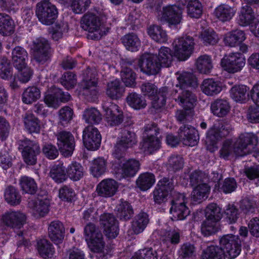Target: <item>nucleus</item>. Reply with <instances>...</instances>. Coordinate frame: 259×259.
I'll return each instance as SVG.
<instances>
[{
  "instance_id": "338daca9",
  "label": "nucleus",
  "mask_w": 259,
  "mask_h": 259,
  "mask_svg": "<svg viewBox=\"0 0 259 259\" xmlns=\"http://www.w3.org/2000/svg\"><path fill=\"white\" fill-rule=\"evenodd\" d=\"M60 82L66 89H72L76 84V75L71 72H65L60 78Z\"/></svg>"
},
{
  "instance_id": "5fc2aeb1",
  "label": "nucleus",
  "mask_w": 259,
  "mask_h": 259,
  "mask_svg": "<svg viewBox=\"0 0 259 259\" xmlns=\"http://www.w3.org/2000/svg\"><path fill=\"white\" fill-rule=\"evenodd\" d=\"M180 88H185L186 87H196L197 85V79L195 76L190 72H183L178 77Z\"/></svg>"
},
{
  "instance_id": "c9c22d12",
  "label": "nucleus",
  "mask_w": 259,
  "mask_h": 259,
  "mask_svg": "<svg viewBox=\"0 0 259 259\" xmlns=\"http://www.w3.org/2000/svg\"><path fill=\"white\" fill-rule=\"evenodd\" d=\"M195 66L200 73H209L213 67L211 57L207 55H201L196 59Z\"/></svg>"
},
{
  "instance_id": "774afa93",
  "label": "nucleus",
  "mask_w": 259,
  "mask_h": 259,
  "mask_svg": "<svg viewBox=\"0 0 259 259\" xmlns=\"http://www.w3.org/2000/svg\"><path fill=\"white\" fill-rule=\"evenodd\" d=\"M134 255L138 259H158L157 251L151 247L140 249Z\"/></svg>"
},
{
  "instance_id": "f03ea898",
  "label": "nucleus",
  "mask_w": 259,
  "mask_h": 259,
  "mask_svg": "<svg viewBox=\"0 0 259 259\" xmlns=\"http://www.w3.org/2000/svg\"><path fill=\"white\" fill-rule=\"evenodd\" d=\"M84 235L91 250L99 253L97 256L99 259H106V255L103 253L105 243L103 235L99 229L94 224L89 223L84 228Z\"/></svg>"
},
{
  "instance_id": "dca6fc26",
  "label": "nucleus",
  "mask_w": 259,
  "mask_h": 259,
  "mask_svg": "<svg viewBox=\"0 0 259 259\" xmlns=\"http://www.w3.org/2000/svg\"><path fill=\"white\" fill-rule=\"evenodd\" d=\"M159 19L170 25H177L182 20V10L176 5L168 6L163 8Z\"/></svg>"
},
{
  "instance_id": "c756f323",
  "label": "nucleus",
  "mask_w": 259,
  "mask_h": 259,
  "mask_svg": "<svg viewBox=\"0 0 259 259\" xmlns=\"http://www.w3.org/2000/svg\"><path fill=\"white\" fill-rule=\"evenodd\" d=\"M246 39L244 32L236 29L228 33L224 38V42L226 46L235 47L242 43Z\"/></svg>"
},
{
  "instance_id": "393cba45",
  "label": "nucleus",
  "mask_w": 259,
  "mask_h": 259,
  "mask_svg": "<svg viewBox=\"0 0 259 259\" xmlns=\"http://www.w3.org/2000/svg\"><path fill=\"white\" fill-rule=\"evenodd\" d=\"M118 188L117 182L113 179H105L98 185L96 191L99 196L111 197L114 195Z\"/></svg>"
},
{
  "instance_id": "f257e3e1",
  "label": "nucleus",
  "mask_w": 259,
  "mask_h": 259,
  "mask_svg": "<svg viewBox=\"0 0 259 259\" xmlns=\"http://www.w3.org/2000/svg\"><path fill=\"white\" fill-rule=\"evenodd\" d=\"M257 142V137L254 134H242L233 144L229 140L224 142L220 151L221 157L226 159L233 153L236 156H244L251 152Z\"/></svg>"
},
{
  "instance_id": "680f3d73",
  "label": "nucleus",
  "mask_w": 259,
  "mask_h": 259,
  "mask_svg": "<svg viewBox=\"0 0 259 259\" xmlns=\"http://www.w3.org/2000/svg\"><path fill=\"white\" fill-rule=\"evenodd\" d=\"M205 211L206 218L211 220L219 221L222 217L221 209L216 203H212L208 204Z\"/></svg>"
},
{
  "instance_id": "e433bc0d",
  "label": "nucleus",
  "mask_w": 259,
  "mask_h": 259,
  "mask_svg": "<svg viewBox=\"0 0 259 259\" xmlns=\"http://www.w3.org/2000/svg\"><path fill=\"white\" fill-rule=\"evenodd\" d=\"M124 92V88L121 85L118 80L109 82L107 86L106 95L112 99L121 98Z\"/></svg>"
},
{
  "instance_id": "a878e982",
  "label": "nucleus",
  "mask_w": 259,
  "mask_h": 259,
  "mask_svg": "<svg viewBox=\"0 0 259 259\" xmlns=\"http://www.w3.org/2000/svg\"><path fill=\"white\" fill-rule=\"evenodd\" d=\"M201 89L205 95L213 96L218 95L222 91L223 84L218 80L207 78L202 81Z\"/></svg>"
},
{
  "instance_id": "473e14b6",
  "label": "nucleus",
  "mask_w": 259,
  "mask_h": 259,
  "mask_svg": "<svg viewBox=\"0 0 259 259\" xmlns=\"http://www.w3.org/2000/svg\"><path fill=\"white\" fill-rule=\"evenodd\" d=\"M15 24L10 16L5 13H0V34L8 36L14 31Z\"/></svg>"
},
{
  "instance_id": "9d476101",
  "label": "nucleus",
  "mask_w": 259,
  "mask_h": 259,
  "mask_svg": "<svg viewBox=\"0 0 259 259\" xmlns=\"http://www.w3.org/2000/svg\"><path fill=\"white\" fill-rule=\"evenodd\" d=\"M139 65L141 71L148 75L156 74L162 66L157 56L152 54H144L139 60Z\"/></svg>"
},
{
  "instance_id": "49530a36",
  "label": "nucleus",
  "mask_w": 259,
  "mask_h": 259,
  "mask_svg": "<svg viewBox=\"0 0 259 259\" xmlns=\"http://www.w3.org/2000/svg\"><path fill=\"white\" fill-rule=\"evenodd\" d=\"M155 179L153 174L145 172L141 174L136 181L138 188L142 191L149 189L155 183Z\"/></svg>"
},
{
  "instance_id": "a211bd4d",
  "label": "nucleus",
  "mask_w": 259,
  "mask_h": 259,
  "mask_svg": "<svg viewBox=\"0 0 259 259\" xmlns=\"http://www.w3.org/2000/svg\"><path fill=\"white\" fill-rule=\"evenodd\" d=\"M101 224L104 227L105 235L108 238H115L118 234V227L114 216L110 213H104L100 217Z\"/></svg>"
},
{
  "instance_id": "58836bf2",
  "label": "nucleus",
  "mask_w": 259,
  "mask_h": 259,
  "mask_svg": "<svg viewBox=\"0 0 259 259\" xmlns=\"http://www.w3.org/2000/svg\"><path fill=\"white\" fill-rule=\"evenodd\" d=\"M66 175L71 180L77 181L81 179L84 175L82 165L76 162H72L66 168Z\"/></svg>"
},
{
  "instance_id": "864d4df0",
  "label": "nucleus",
  "mask_w": 259,
  "mask_h": 259,
  "mask_svg": "<svg viewBox=\"0 0 259 259\" xmlns=\"http://www.w3.org/2000/svg\"><path fill=\"white\" fill-rule=\"evenodd\" d=\"M40 97V92L36 87H29L25 89L22 94V101L25 104H31Z\"/></svg>"
},
{
  "instance_id": "09e8293b",
  "label": "nucleus",
  "mask_w": 259,
  "mask_h": 259,
  "mask_svg": "<svg viewBox=\"0 0 259 259\" xmlns=\"http://www.w3.org/2000/svg\"><path fill=\"white\" fill-rule=\"evenodd\" d=\"M149 223V219L146 213L141 212L137 215L132 224V229L135 234L143 231Z\"/></svg>"
},
{
  "instance_id": "1a4fd4ad",
  "label": "nucleus",
  "mask_w": 259,
  "mask_h": 259,
  "mask_svg": "<svg viewBox=\"0 0 259 259\" xmlns=\"http://www.w3.org/2000/svg\"><path fill=\"white\" fill-rule=\"evenodd\" d=\"M221 63L224 70L234 73L242 69L245 65V59L240 53H233L225 56L222 59Z\"/></svg>"
},
{
  "instance_id": "f704fd0d",
  "label": "nucleus",
  "mask_w": 259,
  "mask_h": 259,
  "mask_svg": "<svg viewBox=\"0 0 259 259\" xmlns=\"http://www.w3.org/2000/svg\"><path fill=\"white\" fill-rule=\"evenodd\" d=\"M185 5L188 2L187 10L188 15L191 18H198L202 13V6L198 0H179Z\"/></svg>"
},
{
  "instance_id": "2eb2a0df",
  "label": "nucleus",
  "mask_w": 259,
  "mask_h": 259,
  "mask_svg": "<svg viewBox=\"0 0 259 259\" xmlns=\"http://www.w3.org/2000/svg\"><path fill=\"white\" fill-rule=\"evenodd\" d=\"M70 99L68 93H64L60 89L53 87L46 95L44 101L49 107L57 108L61 102H67Z\"/></svg>"
},
{
  "instance_id": "603ef678",
  "label": "nucleus",
  "mask_w": 259,
  "mask_h": 259,
  "mask_svg": "<svg viewBox=\"0 0 259 259\" xmlns=\"http://www.w3.org/2000/svg\"><path fill=\"white\" fill-rule=\"evenodd\" d=\"M122 42L126 48L132 52L137 51L141 42L138 36L134 33H129L122 38Z\"/></svg>"
},
{
  "instance_id": "cd10ccee",
  "label": "nucleus",
  "mask_w": 259,
  "mask_h": 259,
  "mask_svg": "<svg viewBox=\"0 0 259 259\" xmlns=\"http://www.w3.org/2000/svg\"><path fill=\"white\" fill-rule=\"evenodd\" d=\"M236 12V10L234 8L227 5H221L215 8L214 15L220 21L226 22L230 21Z\"/></svg>"
},
{
  "instance_id": "a18cd8bd",
  "label": "nucleus",
  "mask_w": 259,
  "mask_h": 259,
  "mask_svg": "<svg viewBox=\"0 0 259 259\" xmlns=\"http://www.w3.org/2000/svg\"><path fill=\"white\" fill-rule=\"evenodd\" d=\"M4 197L6 201L13 206L19 204L21 200L19 191L13 186H9L6 189Z\"/></svg>"
},
{
  "instance_id": "6e6552de",
  "label": "nucleus",
  "mask_w": 259,
  "mask_h": 259,
  "mask_svg": "<svg viewBox=\"0 0 259 259\" xmlns=\"http://www.w3.org/2000/svg\"><path fill=\"white\" fill-rule=\"evenodd\" d=\"M159 129L154 124H148L145 127V136L142 148L150 154L157 150L160 147V141L157 137Z\"/></svg>"
},
{
  "instance_id": "ddd939ff",
  "label": "nucleus",
  "mask_w": 259,
  "mask_h": 259,
  "mask_svg": "<svg viewBox=\"0 0 259 259\" xmlns=\"http://www.w3.org/2000/svg\"><path fill=\"white\" fill-rule=\"evenodd\" d=\"M83 141L84 146L88 149L95 150L100 146L101 136L96 127L90 125L83 130Z\"/></svg>"
},
{
  "instance_id": "7ed1b4c3",
  "label": "nucleus",
  "mask_w": 259,
  "mask_h": 259,
  "mask_svg": "<svg viewBox=\"0 0 259 259\" xmlns=\"http://www.w3.org/2000/svg\"><path fill=\"white\" fill-rule=\"evenodd\" d=\"M93 13H88L84 15L81 20V26L83 29L89 32L88 38L98 40L105 34L102 17Z\"/></svg>"
},
{
  "instance_id": "4468645a",
  "label": "nucleus",
  "mask_w": 259,
  "mask_h": 259,
  "mask_svg": "<svg viewBox=\"0 0 259 259\" xmlns=\"http://www.w3.org/2000/svg\"><path fill=\"white\" fill-rule=\"evenodd\" d=\"M31 48L37 62L43 63L49 58L50 46L47 39L44 38L36 39L33 40Z\"/></svg>"
},
{
  "instance_id": "69168bd1",
  "label": "nucleus",
  "mask_w": 259,
  "mask_h": 259,
  "mask_svg": "<svg viewBox=\"0 0 259 259\" xmlns=\"http://www.w3.org/2000/svg\"><path fill=\"white\" fill-rule=\"evenodd\" d=\"M122 81L126 87H133L135 85L136 74L131 69L124 67L121 71Z\"/></svg>"
},
{
  "instance_id": "8fccbe9b",
  "label": "nucleus",
  "mask_w": 259,
  "mask_h": 259,
  "mask_svg": "<svg viewBox=\"0 0 259 259\" xmlns=\"http://www.w3.org/2000/svg\"><path fill=\"white\" fill-rule=\"evenodd\" d=\"M196 248L195 245L190 242H185L180 246L178 255L180 259H188L195 256Z\"/></svg>"
},
{
  "instance_id": "4be33fe9",
  "label": "nucleus",
  "mask_w": 259,
  "mask_h": 259,
  "mask_svg": "<svg viewBox=\"0 0 259 259\" xmlns=\"http://www.w3.org/2000/svg\"><path fill=\"white\" fill-rule=\"evenodd\" d=\"M180 93L175 100L185 110H190L196 105L197 97L195 94L187 90L179 89Z\"/></svg>"
},
{
  "instance_id": "e2e57ef3",
  "label": "nucleus",
  "mask_w": 259,
  "mask_h": 259,
  "mask_svg": "<svg viewBox=\"0 0 259 259\" xmlns=\"http://www.w3.org/2000/svg\"><path fill=\"white\" fill-rule=\"evenodd\" d=\"M170 211L173 220H183L190 213V210L186 205L171 206Z\"/></svg>"
},
{
  "instance_id": "2f4dec72",
  "label": "nucleus",
  "mask_w": 259,
  "mask_h": 259,
  "mask_svg": "<svg viewBox=\"0 0 259 259\" xmlns=\"http://www.w3.org/2000/svg\"><path fill=\"white\" fill-rule=\"evenodd\" d=\"M212 113L218 117H223L229 113L230 107L229 103L225 100L217 99L211 104Z\"/></svg>"
},
{
  "instance_id": "de8ad7c7",
  "label": "nucleus",
  "mask_w": 259,
  "mask_h": 259,
  "mask_svg": "<svg viewBox=\"0 0 259 259\" xmlns=\"http://www.w3.org/2000/svg\"><path fill=\"white\" fill-rule=\"evenodd\" d=\"M19 184L23 192L33 194L37 191V184L32 178L27 176L22 177L19 180Z\"/></svg>"
},
{
  "instance_id": "aec40b11",
  "label": "nucleus",
  "mask_w": 259,
  "mask_h": 259,
  "mask_svg": "<svg viewBox=\"0 0 259 259\" xmlns=\"http://www.w3.org/2000/svg\"><path fill=\"white\" fill-rule=\"evenodd\" d=\"M119 164L120 168L118 169V173L123 178L134 177L139 170L140 165L139 161L134 159H123L120 161Z\"/></svg>"
},
{
  "instance_id": "f3484780",
  "label": "nucleus",
  "mask_w": 259,
  "mask_h": 259,
  "mask_svg": "<svg viewBox=\"0 0 259 259\" xmlns=\"http://www.w3.org/2000/svg\"><path fill=\"white\" fill-rule=\"evenodd\" d=\"M105 112V120L108 125L116 126L121 123L123 121V114L119 109L118 106L114 103H105L103 105Z\"/></svg>"
},
{
  "instance_id": "052dcab7",
  "label": "nucleus",
  "mask_w": 259,
  "mask_h": 259,
  "mask_svg": "<svg viewBox=\"0 0 259 259\" xmlns=\"http://www.w3.org/2000/svg\"><path fill=\"white\" fill-rule=\"evenodd\" d=\"M248 89L245 85H235L230 90L231 97L236 102H244L246 99Z\"/></svg>"
},
{
  "instance_id": "4d7b16f0",
  "label": "nucleus",
  "mask_w": 259,
  "mask_h": 259,
  "mask_svg": "<svg viewBox=\"0 0 259 259\" xmlns=\"http://www.w3.org/2000/svg\"><path fill=\"white\" fill-rule=\"evenodd\" d=\"M121 139L119 141L127 147L131 148L137 143V139L135 133L129 129V127L121 130Z\"/></svg>"
},
{
  "instance_id": "13d9d810",
  "label": "nucleus",
  "mask_w": 259,
  "mask_h": 259,
  "mask_svg": "<svg viewBox=\"0 0 259 259\" xmlns=\"http://www.w3.org/2000/svg\"><path fill=\"white\" fill-rule=\"evenodd\" d=\"M157 60L161 64V65L163 67H169L172 60V55L171 50L167 47H162L158 52V55Z\"/></svg>"
},
{
  "instance_id": "423d86ee",
  "label": "nucleus",
  "mask_w": 259,
  "mask_h": 259,
  "mask_svg": "<svg viewBox=\"0 0 259 259\" xmlns=\"http://www.w3.org/2000/svg\"><path fill=\"white\" fill-rule=\"evenodd\" d=\"M172 46L174 56L180 61H185L193 52L194 39L192 37L186 35L175 39Z\"/></svg>"
},
{
  "instance_id": "6ab92c4d",
  "label": "nucleus",
  "mask_w": 259,
  "mask_h": 259,
  "mask_svg": "<svg viewBox=\"0 0 259 259\" xmlns=\"http://www.w3.org/2000/svg\"><path fill=\"white\" fill-rule=\"evenodd\" d=\"M179 135L183 144L186 146H194L199 140L198 131L190 125H184L181 126L179 130Z\"/></svg>"
},
{
  "instance_id": "5701e85b",
  "label": "nucleus",
  "mask_w": 259,
  "mask_h": 259,
  "mask_svg": "<svg viewBox=\"0 0 259 259\" xmlns=\"http://www.w3.org/2000/svg\"><path fill=\"white\" fill-rule=\"evenodd\" d=\"M49 236L56 244L62 242L64 238L65 228L63 224L58 220L52 221L48 227Z\"/></svg>"
},
{
  "instance_id": "0eeeda50",
  "label": "nucleus",
  "mask_w": 259,
  "mask_h": 259,
  "mask_svg": "<svg viewBox=\"0 0 259 259\" xmlns=\"http://www.w3.org/2000/svg\"><path fill=\"white\" fill-rule=\"evenodd\" d=\"M35 13L39 21L47 25L52 24L58 16L56 7L49 2V0H44L38 3Z\"/></svg>"
},
{
  "instance_id": "a19ab883",
  "label": "nucleus",
  "mask_w": 259,
  "mask_h": 259,
  "mask_svg": "<svg viewBox=\"0 0 259 259\" xmlns=\"http://www.w3.org/2000/svg\"><path fill=\"white\" fill-rule=\"evenodd\" d=\"M225 252L219 246L210 245L204 249L202 254V259H226Z\"/></svg>"
},
{
  "instance_id": "9b49d317",
  "label": "nucleus",
  "mask_w": 259,
  "mask_h": 259,
  "mask_svg": "<svg viewBox=\"0 0 259 259\" xmlns=\"http://www.w3.org/2000/svg\"><path fill=\"white\" fill-rule=\"evenodd\" d=\"M57 136L58 146L62 154L65 157L71 156L75 147L73 136L70 132L62 131Z\"/></svg>"
},
{
  "instance_id": "b1692460",
  "label": "nucleus",
  "mask_w": 259,
  "mask_h": 259,
  "mask_svg": "<svg viewBox=\"0 0 259 259\" xmlns=\"http://www.w3.org/2000/svg\"><path fill=\"white\" fill-rule=\"evenodd\" d=\"M6 225L14 228H20L25 223V215L20 211H12L5 213L3 217Z\"/></svg>"
},
{
  "instance_id": "4c0bfd02",
  "label": "nucleus",
  "mask_w": 259,
  "mask_h": 259,
  "mask_svg": "<svg viewBox=\"0 0 259 259\" xmlns=\"http://www.w3.org/2000/svg\"><path fill=\"white\" fill-rule=\"evenodd\" d=\"M210 192V187L206 183L196 186L192 192L193 200L197 203H200L208 197Z\"/></svg>"
},
{
  "instance_id": "ea45409f",
  "label": "nucleus",
  "mask_w": 259,
  "mask_h": 259,
  "mask_svg": "<svg viewBox=\"0 0 259 259\" xmlns=\"http://www.w3.org/2000/svg\"><path fill=\"white\" fill-rule=\"evenodd\" d=\"M147 32L150 37L156 42L164 43L167 40L166 31L160 26L151 25L148 27Z\"/></svg>"
},
{
  "instance_id": "72a5a7b5",
  "label": "nucleus",
  "mask_w": 259,
  "mask_h": 259,
  "mask_svg": "<svg viewBox=\"0 0 259 259\" xmlns=\"http://www.w3.org/2000/svg\"><path fill=\"white\" fill-rule=\"evenodd\" d=\"M255 18L252 9L248 5H245L241 9L238 22L240 26H246L250 25Z\"/></svg>"
},
{
  "instance_id": "f8f14e48",
  "label": "nucleus",
  "mask_w": 259,
  "mask_h": 259,
  "mask_svg": "<svg viewBox=\"0 0 259 259\" xmlns=\"http://www.w3.org/2000/svg\"><path fill=\"white\" fill-rule=\"evenodd\" d=\"M21 146L23 147L22 156L26 163L28 165L35 164L36 156L40 151L38 144L28 139L22 141Z\"/></svg>"
},
{
  "instance_id": "37998d69",
  "label": "nucleus",
  "mask_w": 259,
  "mask_h": 259,
  "mask_svg": "<svg viewBox=\"0 0 259 259\" xmlns=\"http://www.w3.org/2000/svg\"><path fill=\"white\" fill-rule=\"evenodd\" d=\"M126 100L130 106L137 110L144 108L147 105L145 98L141 95L135 92L128 94Z\"/></svg>"
},
{
  "instance_id": "79ce46f5",
  "label": "nucleus",
  "mask_w": 259,
  "mask_h": 259,
  "mask_svg": "<svg viewBox=\"0 0 259 259\" xmlns=\"http://www.w3.org/2000/svg\"><path fill=\"white\" fill-rule=\"evenodd\" d=\"M50 176L56 183H61L67 179L66 167L62 162L55 164L50 171Z\"/></svg>"
},
{
  "instance_id": "0e129e2a",
  "label": "nucleus",
  "mask_w": 259,
  "mask_h": 259,
  "mask_svg": "<svg viewBox=\"0 0 259 259\" xmlns=\"http://www.w3.org/2000/svg\"><path fill=\"white\" fill-rule=\"evenodd\" d=\"M166 88L161 89L157 94H155L152 98V105L154 108L158 109L163 107L166 102V96L167 95Z\"/></svg>"
},
{
  "instance_id": "6e6d98bb",
  "label": "nucleus",
  "mask_w": 259,
  "mask_h": 259,
  "mask_svg": "<svg viewBox=\"0 0 259 259\" xmlns=\"http://www.w3.org/2000/svg\"><path fill=\"white\" fill-rule=\"evenodd\" d=\"M85 122L89 124H98L102 120V115L95 108L85 109L83 114Z\"/></svg>"
},
{
  "instance_id": "20e7f679",
  "label": "nucleus",
  "mask_w": 259,
  "mask_h": 259,
  "mask_svg": "<svg viewBox=\"0 0 259 259\" xmlns=\"http://www.w3.org/2000/svg\"><path fill=\"white\" fill-rule=\"evenodd\" d=\"M232 130L231 125L223 121H218L209 128L206 136V143L212 146V150L215 148V145L223 138L227 136Z\"/></svg>"
},
{
  "instance_id": "3c124183",
  "label": "nucleus",
  "mask_w": 259,
  "mask_h": 259,
  "mask_svg": "<svg viewBox=\"0 0 259 259\" xmlns=\"http://www.w3.org/2000/svg\"><path fill=\"white\" fill-rule=\"evenodd\" d=\"M25 128L30 133H38L40 131L38 119L32 114L26 113L23 118Z\"/></svg>"
},
{
  "instance_id": "39448f33",
  "label": "nucleus",
  "mask_w": 259,
  "mask_h": 259,
  "mask_svg": "<svg viewBox=\"0 0 259 259\" xmlns=\"http://www.w3.org/2000/svg\"><path fill=\"white\" fill-rule=\"evenodd\" d=\"M220 248L229 258H234L240 253L241 242L238 236L233 234L223 235L219 239Z\"/></svg>"
},
{
  "instance_id": "c85d7f7f",
  "label": "nucleus",
  "mask_w": 259,
  "mask_h": 259,
  "mask_svg": "<svg viewBox=\"0 0 259 259\" xmlns=\"http://www.w3.org/2000/svg\"><path fill=\"white\" fill-rule=\"evenodd\" d=\"M115 211L119 219L125 221L130 219L134 214V210L131 204L123 199L119 200Z\"/></svg>"
},
{
  "instance_id": "bb28decb",
  "label": "nucleus",
  "mask_w": 259,
  "mask_h": 259,
  "mask_svg": "<svg viewBox=\"0 0 259 259\" xmlns=\"http://www.w3.org/2000/svg\"><path fill=\"white\" fill-rule=\"evenodd\" d=\"M97 84V81L95 79L94 80H83L82 95L89 101L94 102L98 99L99 91Z\"/></svg>"
},
{
  "instance_id": "c03bdc74",
  "label": "nucleus",
  "mask_w": 259,
  "mask_h": 259,
  "mask_svg": "<svg viewBox=\"0 0 259 259\" xmlns=\"http://www.w3.org/2000/svg\"><path fill=\"white\" fill-rule=\"evenodd\" d=\"M37 249L39 254L45 258L51 257L55 252L53 245L46 239L38 240Z\"/></svg>"
},
{
  "instance_id": "bf43d9fd",
  "label": "nucleus",
  "mask_w": 259,
  "mask_h": 259,
  "mask_svg": "<svg viewBox=\"0 0 259 259\" xmlns=\"http://www.w3.org/2000/svg\"><path fill=\"white\" fill-rule=\"evenodd\" d=\"M90 170L95 177H98L105 173L106 170V162L102 158H97L94 159L92 163Z\"/></svg>"
},
{
  "instance_id": "7c9ffc66",
  "label": "nucleus",
  "mask_w": 259,
  "mask_h": 259,
  "mask_svg": "<svg viewBox=\"0 0 259 259\" xmlns=\"http://www.w3.org/2000/svg\"><path fill=\"white\" fill-rule=\"evenodd\" d=\"M28 59V53L24 48L18 46L13 50L12 61L15 68H20L27 64Z\"/></svg>"
},
{
  "instance_id": "412c9836",
  "label": "nucleus",
  "mask_w": 259,
  "mask_h": 259,
  "mask_svg": "<svg viewBox=\"0 0 259 259\" xmlns=\"http://www.w3.org/2000/svg\"><path fill=\"white\" fill-rule=\"evenodd\" d=\"M48 200L30 199L28 203V207L31 209L32 215L36 218L44 217L49 211Z\"/></svg>"
}]
</instances>
